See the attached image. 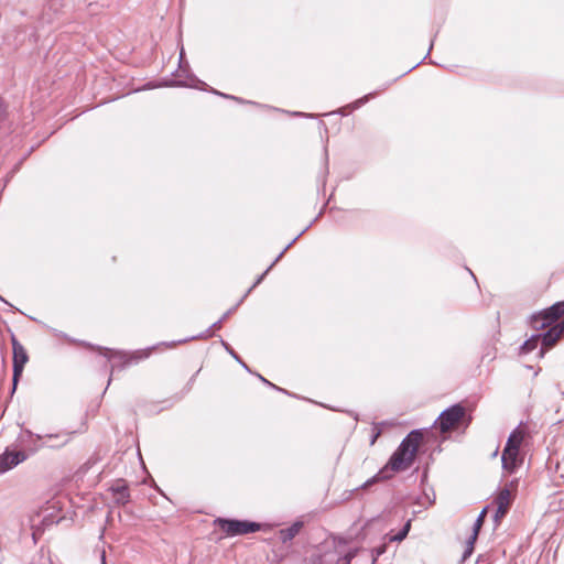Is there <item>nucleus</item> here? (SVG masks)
<instances>
[{
	"mask_svg": "<svg viewBox=\"0 0 564 564\" xmlns=\"http://www.w3.org/2000/svg\"><path fill=\"white\" fill-rule=\"evenodd\" d=\"M422 443L423 434L420 431H412L409 433L393 453L382 471L388 469L393 471L408 469L413 464Z\"/></svg>",
	"mask_w": 564,
	"mask_h": 564,
	"instance_id": "nucleus-1",
	"label": "nucleus"
},
{
	"mask_svg": "<svg viewBox=\"0 0 564 564\" xmlns=\"http://www.w3.org/2000/svg\"><path fill=\"white\" fill-rule=\"evenodd\" d=\"M525 436V429L519 426L508 437L501 455L502 468L508 474L514 473L523 464L524 456L521 454L520 448Z\"/></svg>",
	"mask_w": 564,
	"mask_h": 564,
	"instance_id": "nucleus-2",
	"label": "nucleus"
},
{
	"mask_svg": "<svg viewBox=\"0 0 564 564\" xmlns=\"http://www.w3.org/2000/svg\"><path fill=\"white\" fill-rule=\"evenodd\" d=\"M471 417L467 415L465 406L460 403L451 406L443 411L438 416L436 424L442 434L451 433L458 430L460 426H467Z\"/></svg>",
	"mask_w": 564,
	"mask_h": 564,
	"instance_id": "nucleus-3",
	"label": "nucleus"
},
{
	"mask_svg": "<svg viewBox=\"0 0 564 564\" xmlns=\"http://www.w3.org/2000/svg\"><path fill=\"white\" fill-rule=\"evenodd\" d=\"M214 524L219 528L220 538L245 535L257 532L261 529V524L248 520H231L218 518Z\"/></svg>",
	"mask_w": 564,
	"mask_h": 564,
	"instance_id": "nucleus-4",
	"label": "nucleus"
},
{
	"mask_svg": "<svg viewBox=\"0 0 564 564\" xmlns=\"http://www.w3.org/2000/svg\"><path fill=\"white\" fill-rule=\"evenodd\" d=\"M564 318V302H557L551 307L534 315L531 319L532 327L536 330L554 326Z\"/></svg>",
	"mask_w": 564,
	"mask_h": 564,
	"instance_id": "nucleus-5",
	"label": "nucleus"
},
{
	"mask_svg": "<svg viewBox=\"0 0 564 564\" xmlns=\"http://www.w3.org/2000/svg\"><path fill=\"white\" fill-rule=\"evenodd\" d=\"M518 488V479H513L510 482L506 484V486L498 492L495 498V503L497 506V511L495 514V521L500 522V520L506 516L510 506L512 505L516 492Z\"/></svg>",
	"mask_w": 564,
	"mask_h": 564,
	"instance_id": "nucleus-6",
	"label": "nucleus"
},
{
	"mask_svg": "<svg viewBox=\"0 0 564 564\" xmlns=\"http://www.w3.org/2000/svg\"><path fill=\"white\" fill-rule=\"evenodd\" d=\"M13 350V390L17 388L18 381L23 373L25 364L29 361V355L24 346L17 339L14 335L11 337Z\"/></svg>",
	"mask_w": 564,
	"mask_h": 564,
	"instance_id": "nucleus-7",
	"label": "nucleus"
},
{
	"mask_svg": "<svg viewBox=\"0 0 564 564\" xmlns=\"http://www.w3.org/2000/svg\"><path fill=\"white\" fill-rule=\"evenodd\" d=\"M564 335V318L556 323L554 326H552L543 336H542V346L543 349L541 350V356L544 355V351L552 348L556 345V343L562 338Z\"/></svg>",
	"mask_w": 564,
	"mask_h": 564,
	"instance_id": "nucleus-8",
	"label": "nucleus"
},
{
	"mask_svg": "<svg viewBox=\"0 0 564 564\" xmlns=\"http://www.w3.org/2000/svg\"><path fill=\"white\" fill-rule=\"evenodd\" d=\"M26 459V454L23 451L9 452L6 451L0 455V473H4L18 464Z\"/></svg>",
	"mask_w": 564,
	"mask_h": 564,
	"instance_id": "nucleus-9",
	"label": "nucleus"
},
{
	"mask_svg": "<svg viewBox=\"0 0 564 564\" xmlns=\"http://www.w3.org/2000/svg\"><path fill=\"white\" fill-rule=\"evenodd\" d=\"M302 528H303V523L297 521V522H294L291 527L281 530L280 536H281L282 541L286 542V541L292 540L300 533Z\"/></svg>",
	"mask_w": 564,
	"mask_h": 564,
	"instance_id": "nucleus-10",
	"label": "nucleus"
},
{
	"mask_svg": "<svg viewBox=\"0 0 564 564\" xmlns=\"http://www.w3.org/2000/svg\"><path fill=\"white\" fill-rule=\"evenodd\" d=\"M487 511H488V509L485 508L478 516L476 523L474 525L473 540H477L479 531H480L481 527L484 525V522H485V519L487 516Z\"/></svg>",
	"mask_w": 564,
	"mask_h": 564,
	"instance_id": "nucleus-11",
	"label": "nucleus"
},
{
	"mask_svg": "<svg viewBox=\"0 0 564 564\" xmlns=\"http://www.w3.org/2000/svg\"><path fill=\"white\" fill-rule=\"evenodd\" d=\"M410 529H411V520H409V521L405 523V525H404V528H403V530H402V531H400V532H399L398 534H395V535L390 536V541H392V542H393V541L401 542L402 540H404V539H405V536L408 535V533H409Z\"/></svg>",
	"mask_w": 564,
	"mask_h": 564,
	"instance_id": "nucleus-12",
	"label": "nucleus"
},
{
	"mask_svg": "<svg viewBox=\"0 0 564 564\" xmlns=\"http://www.w3.org/2000/svg\"><path fill=\"white\" fill-rule=\"evenodd\" d=\"M475 542H476V540H473V535H471L467 542V547H466V551L463 556L464 560H466L473 553Z\"/></svg>",
	"mask_w": 564,
	"mask_h": 564,
	"instance_id": "nucleus-13",
	"label": "nucleus"
},
{
	"mask_svg": "<svg viewBox=\"0 0 564 564\" xmlns=\"http://www.w3.org/2000/svg\"><path fill=\"white\" fill-rule=\"evenodd\" d=\"M118 495H119L118 501H121L122 503L128 501L129 494H128V489L126 487H123L122 489L118 490Z\"/></svg>",
	"mask_w": 564,
	"mask_h": 564,
	"instance_id": "nucleus-14",
	"label": "nucleus"
},
{
	"mask_svg": "<svg viewBox=\"0 0 564 564\" xmlns=\"http://www.w3.org/2000/svg\"><path fill=\"white\" fill-rule=\"evenodd\" d=\"M97 351L106 357H112L117 355V352H113L111 349L98 347Z\"/></svg>",
	"mask_w": 564,
	"mask_h": 564,
	"instance_id": "nucleus-15",
	"label": "nucleus"
},
{
	"mask_svg": "<svg viewBox=\"0 0 564 564\" xmlns=\"http://www.w3.org/2000/svg\"><path fill=\"white\" fill-rule=\"evenodd\" d=\"M150 356V350L148 351H137L135 354H133L130 359H141V358H147Z\"/></svg>",
	"mask_w": 564,
	"mask_h": 564,
	"instance_id": "nucleus-16",
	"label": "nucleus"
},
{
	"mask_svg": "<svg viewBox=\"0 0 564 564\" xmlns=\"http://www.w3.org/2000/svg\"><path fill=\"white\" fill-rule=\"evenodd\" d=\"M6 117V107L2 102V99L0 98V121L3 120Z\"/></svg>",
	"mask_w": 564,
	"mask_h": 564,
	"instance_id": "nucleus-17",
	"label": "nucleus"
},
{
	"mask_svg": "<svg viewBox=\"0 0 564 564\" xmlns=\"http://www.w3.org/2000/svg\"><path fill=\"white\" fill-rule=\"evenodd\" d=\"M534 348V345H531V341H527L524 345H523V349L529 351L531 349Z\"/></svg>",
	"mask_w": 564,
	"mask_h": 564,
	"instance_id": "nucleus-18",
	"label": "nucleus"
},
{
	"mask_svg": "<svg viewBox=\"0 0 564 564\" xmlns=\"http://www.w3.org/2000/svg\"><path fill=\"white\" fill-rule=\"evenodd\" d=\"M379 436V432L373 436V438L371 440V445L376 443V440L377 437Z\"/></svg>",
	"mask_w": 564,
	"mask_h": 564,
	"instance_id": "nucleus-19",
	"label": "nucleus"
},
{
	"mask_svg": "<svg viewBox=\"0 0 564 564\" xmlns=\"http://www.w3.org/2000/svg\"><path fill=\"white\" fill-rule=\"evenodd\" d=\"M383 552H384V547H381V549H378V550H377V554H378V555L382 554Z\"/></svg>",
	"mask_w": 564,
	"mask_h": 564,
	"instance_id": "nucleus-20",
	"label": "nucleus"
}]
</instances>
